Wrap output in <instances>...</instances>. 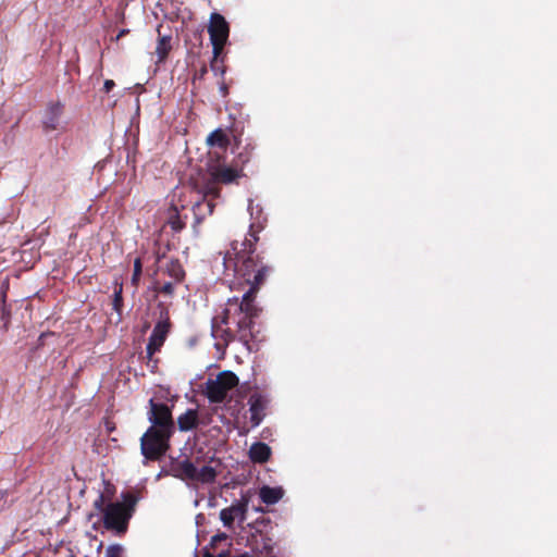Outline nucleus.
<instances>
[{
	"mask_svg": "<svg viewBox=\"0 0 557 557\" xmlns=\"http://www.w3.org/2000/svg\"><path fill=\"white\" fill-rule=\"evenodd\" d=\"M148 420L151 422L150 428H158L174 434L175 422L172 409L166 404L157 403L151 398L149 400Z\"/></svg>",
	"mask_w": 557,
	"mask_h": 557,
	"instance_id": "7",
	"label": "nucleus"
},
{
	"mask_svg": "<svg viewBox=\"0 0 557 557\" xmlns=\"http://www.w3.org/2000/svg\"><path fill=\"white\" fill-rule=\"evenodd\" d=\"M242 175V171L234 168L223 165L214 166L210 171V178L203 186L202 191L205 196H212L213 198H216L220 196V188L218 187V184L227 185L236 183Z\"/></svg>",
	"mask_w": 557,
	"mask_h": 557,
	"instance_id": "5",
	"label": "nucleus"
},
{
	"mask_svg": "<svg viewBox=\"0 0 557 557\" xmlns=\"http://www.w3.org/2000/svg\"><path fill=\"white\" fill-rule=\"evenodd\" d=\"M265 410V400L259 395H252L249 398V421L252 428L258 426L263 418Z\"/></svg>",
	"mask_w": 557,
	"mask_h": 557,
	"instance_id": "11",
	"label": "nucleus"
},
{
	"mask_svg": "<svg viewBox=\"0 0 557 557\" xmlns=\"http://www.w3.org/2000/svg\"><path fill=\"white\" fill-rule=\"evenodd\" d=\"M216 63H218V59L213 58L212 61H211V70L214 71V72L219 71V67H218Z\"/></svg>",
	"mask_w": 557,
	"mask_h": 557,
	"instance_id": "31",
	"label": "nucleus"
},
{
	"mask_svg": "<svg viewBox=\"0 0 557 557\" xmlns=\"http://www.w3.org/2000/svg\"><path fill=\"white\" fill-rule=\"evenodd\" d=\"M164 273L176 282L182 283L185 278V270L178 259H171L165 265Z\"/></svg>",
	"mask_w": 557,
	"mask_h": 557,
	"instance_id": "18",
	"label": "nucleus"
},
{
	"mask_svg": "<svg viewBox=\"0 0 557 557\" xmlns=\"http://www.w3.org/2000/svg\"><path fill=\"white\" fill-rule=\"evenodd\" d=\"M128 33H129V30H128V29H126V28L121 29V30L117 33V35H116V37H115V40H120L122 37L126 36Z\"/></svg>",
	"mask_w": 557,
	"mask_h": 557,
	"instance_id": "29",
	"label": "nucleus"
},
{
	"mask_svg": "<svg viewBox=\"0 0 557 557\" xmlns=\"http://www.w3.org/2000/svg\"><path fill=\"white\" fill-rule=\"evenodd\" d=\"M137 502L138 497L135 494L126 493L123 494V502L106 504V495L100 493L94 502V507L102 515L104 528L122 535L127 531Z\"/></svg>",
	"mask_w": 557,
	"mask_h": 557,
	"instance_id": "2",
	"label": "nucleus"
},
{
	"mask_svg": "<svg viewBox=\"0 0 557 557\" xmlns=\"http://www.w3.org/2000/svg\"><path fill=\"white\" fill-rule=\"evenodd\" d=\"M218 476V470L215 467L209 465H205L200 469L196 467V476L194 482L209 484L213 483Z\"/></svg>",
	"mask_w": 557,
	"mask_h": 557,
	"instance_id": "15",
	"label": "nucleus"
},
{
	"mask_svg": "<svg viewBox=\"0 0 557 557\" xmlns=\"http://www.w3.org/2000/svg\"><path fill=\"white\" fill-rule=\"evenodd\" d=\"M226 541H227V535L225 533H219V534L212 536V539L210 541V545L212 547H216L220 543L226 542Z\"/></svg>",
	"mask_w": 557,
	"mask_h": 557,
	"instance_id": "26",
	"label": "nucleus"
},
{
	"mask_svg": "<svg viewBox=\"0 0 557 557\" xmlns=\"http://www.w3.org/2000/svg\"><path fill=\"white\" fill-rule=\"evenodd\" d=\"M124 301H123V283L115 282L114 283V292L112 299V309L117 313L119 319L117 322L122 320Z\"/></svg>",
	"mask_w": 557,
	"mask_h": 557,
	"instance_id": "20",
	"label": "nucleus"
},
{
	"mask_svg": "<svg viewBox=\"0 0 557 557\" xmlns=\"http://www.w3.org/2000/svg\"><path fill=\"white\" fill-rule=\"evenodd\" d=\"M8 496V492L4 490H0V502Z\"/></svg>",
	"mask_w": 557,
	"mask_h": 557,
	"instance_id": "32",
	"label": "nucleus"
},
{
	"mask_svg": "<svg viewBox=\"0 0 557 557\" xmlns=\"http://www.w3.org/2000/svg\"><path fill=\"white\" fill-rule=\"evenodd\" d=\"M271 447L263 442H256L249 448V458L255 463H264L271 457Z\"/></svg>",
	"mask_w": 557,
	"mask_h": 557,
	"instance_id": "14",
	"label": "nucleus"
},
{
	"mask_svg": "<svg viewBox=\"0 0 557 557\" xmlns=\"http://www.w3.org/2000/svg\"><path fill=\"white\" fill-rule=\"evenodd\" d=\"M171 471L173 475L183 481H193L196 476V466L188 458L172 465Z\"/></svg>",
	"mask_w": 557,
	"mask_h": 557,
	"instance_id": "12",
	"label": "nucleus"
},
{
	"mask_svg": "<svg viewBox=\"0 0 557 557\" xmlns=\"http://www.w3.org/2000/svg\"><path fill=\"white\" fill-rule=\"evenodd\" d=\"M171 49H172L171 37L170 36L159 37V40H158V44L156 47V53L158 55V63L165 61Z\"/></svg>",
	"mask_w": 557,
	"mask_h": 557,
	"instance_id": "21",
	"label": "nucleus"
},
{
	"mask_svg": "<svg viewBox=\"0 0 557 557\" xmlns=\"http://www.w3.org/2000/svg\"><path fill=\"white\" fill-rule=\"evenodd\" d=\"M64 104L62 102L51 101L47 104L41 119L45 133L65 129V125L62 122Z\"/></svg>",
	"mask_w": 557,
	"mask_h": 557,
	"instance_id": "8",
	"label": "nucleus"
},
{
	"mask_svg": "<svg viewBox=\"0 0 557 557\" xmlns=\"http://www.w3.org/2000/svg\"><path fill=\"white\" fill-rule=\"evenodd\" d=\"M171 322L169 317H166L164 320L159 321L153 330L152 333L149 336L148 344L146 347V357L149 361H152V357L156 352H158L161 347L163 346L168 334L170 332Z\"/></svg>",
	"mask_w": 557,
	"mask_h": 557,
	"instance_id": "9",
	"label": "nucleus"
},
{
	"mask_svg": "<svg viewBox=\"0 0 557 557\" xmlns=\"http://www.w3.org/2000/svg\"><path fill=\"white\" fill-rule=\"evenodd\" d=\"M172 435L173 433L149 426L140 438L143 456L150 461L160 460L170 448V438Z\"/></svg>",
	"mask_w": 557,
	"mask_h": 557,
	"instance_id": "3",
	"label": "nucleus"
},
{
	"mask_svg": "<svg viewBox=\"0 0 557 557\" xmlns=\"http://www.w3.org/2000/svg\"><path fill=\"white\" fill-rule=\"evenodd\" d=\"M206 143L209 147L226 149L230 145V139L222 128H216L208 135Z\"/></svg>",
	"mask_w": 557,
	"mask_h": 557,
	"instance_id": "17",
	"label": "nucleus"
},
{
	"mask_svg": "<svg viewBox=\"0 0 557 557\" xmlns=\"http://www.w3.org/2000/svg\"><path fill=\"white\" fill-rule=\"evenodd\" d=\"M200 423L197 409H187L177 418L178 430L182 432L197 429Z\"/></svg>",
	"mask_w": 557,
	"mask_h": 557,
	"instance_id": "13",
	"label": "nucleus"
},
{
	"mask_svg": "<svg viewBox=\"0 0 557 557\" xmlns=\"http://www.w3.org/2000/svg\"><path fill=\"white\" fill-rule=\"evenodd\" d=\"M114 86H115V83L112 79H107L103 84V90L106 92H110Z\"/></svg>",
	"mask_w": 557,
	"mask_h": 557,
	"instance_id": "28",
	"label": "nucleus"
},
{
	"mask_svg": "<svg viewBox=\"0 0 557 557\" xmlns=\"http://www.w3.org/2000/svg\"><path fill=\"white\" fill-rule=\"evenodd\" d=\"M122 554L123 547L120 544L110 545L106 552L107 557H121Z\"/></svg>",
	"mask_w": 557,
	"mask_h": 557,
	"instance_id": "24",
	"label": "nucleus"
},
{
	"mask_svg": "<svg viewBox=\"0 0 557 557\" xmlns=\"http://www.w3.org/2000/svg\"><path fill=\"white\" fill-rule=\"evenodd\" d=\"M246 510V503L233 504L232 506L220 511V519L222 520L224 527L232 528L236 519L240 521L245 520Z\"/></svg>",
	"mask_w": 557,
	"mask_h": 557,
	"instance_id": "10",
	"label": "nucleus"
},
{
	"mask_svg": "<svg viewBox=\"0 0 557 557\" xmlns=\"http://www.w3.org/2000/svg\"><path fill=\"white\" fill-rule=\"evenodd\" d=\"M259 228L250 225V230L243 242L234 240L223 253L224 274L234 276L238 284L249 288L240 298H228L211 320V335L216 341L215 347L224 350L232 342L243 343L249 351L257 349L256 343L259 331H255L256 320L260 317L262 308L257 304L256 296L268 276L273 273V267L263 261L256 253L259 240Z\"/></svg>",
	"mask_w": 557,
	"mask_h": 557,
	"instance_id": "1",
	"label": "nucleus"
},
{
	"mask_svg": "<svg viewBox=\"0 0 557 557\" xmlns=\"http://www.w3.org/2000/svg\"><path fill=\"white\" fill-rule=\"evenodd\" d=\"M208 33L210 35L214 59H218L230 35V26L223 15L216 12L211 14Z\"/></svg>",
	"mask_w": 557,
	"mask_h": 557,
	"instance_id": "6",
	"label": "nucleus"
},
{
	"mask_svg": "<svg viewBox=\"0 0 557 557\" xmlns=\"http://www.w3.org/2000/svg\"><path fill=\"white\" fill-rule=\"evenodd\" d=\"M169 224L174 232H180L185 227V223L181 220L176 209H174V213L170 216Z\"/></svg>",
	"mask_w": 557,
	"mask_h": 557,
	"instance_id": "23",
	"label": "nucleus"
},
{
	"mask_svg": "<svg viewBox=\"0 0 557 557\" xmlns=\"http://www.w3.org/2000/svg\"><path fill=\"white\" fill-rule=\"evenodd\" d=\"M238 385V377L232 371H222L215 380H208L206 383V396L210 403H222L227 393Z\"/></svg>",
	"mask_w": 557,
	"mask_h": 557,
	"instance_id": "4",
	"label": "nucleus"
},
{
	"mask_svg": "<svg viewBox=\"0 0 557 557\" xmlns=\"http://www.w3.org/2000/svg\"><path fill=\"white\" fill-rule=\"evenodd\" d=\"M203 557H223V554L222 553H219L218 556L213 555V554H210V553H206L203 555Z\"/></svg>",
	"mask_w": 557,
	"mask_h": 557,
	"instance_id": "33",
	"label": "nucleus"
},
{
	"mask_svg": "<svg viewBox=\"0 0 557 557\" xmlns=\"http://www.w3.org/2000/svg\"><path fill=\"white\" fill-rule=\"evenodd\" d=\"M281 487L262 486L259 492L260 499L267 505H274L283 497Z\"/></svg>",
	"mask_w": 557,
	"mask_h": 557,
	"instance_id": "16",
	"label": "nucleus"
},
{
	"mask_svg": "<svg viewBox=\"0 0 557 557\" xmlns=\"http://www.w3.org/2000/svg\"><path fill=\"white\" fill-rule=\"evenodd\" d=\"M181 282H176L175 280L169 282H160L159 280L154 281L152 284V290L157 294H161L165 297H173L175 294V289Z\"/></svg>",
	"mask_w": 557,
	"mask_h": 557,
	"instance_id": "19",
	"label": "nucleus"
},
{
	"mask_svg": "<svg viewBox=\"0 0 557 557\" xmlns=\"http://www.w3.org/2000/svg\"><path fill=\"white\" fill-rule=\"evenodd\" d=\"M222 90H223V92H226V87H225V86H223V87H222Z\"/></svg>",
	"mask_w": 557,
	"mask_h": 557,
	"instance_id": "34",
	"label": "nucleus"
},
{
	"mask_svg": "<svg viewBox=\"0 0 557 557\" xmlns=\"http://www.w3.org/2000/svg\"><path fill=\"white\" fill-rule=\"evenodd\" d=\"M141 273H143V262H141V259L140 258H136L134 260V270H133V275H132V278H131V282H132L133 286H135V287L138 286Z\"/></svg>",
	"mask_w": 557,
	"mask_h": 557,
	"instance_id": "22",
	"label": "nucleus"
},
{
	"mask_svg": "<svg viewBox=\"0 0 557 557\" xmlns=\"http://www.w3.org/2000/svg\"><path fill=\"white\" fill-rule=\"evenodd\" d=\"M208 73L207 65L203 63L198 70L195 71L193 75V83L195 84L196 81H201L205 78V76Z\"/></svg>",
	"mask_w": 557,
	"mask_h": 557,
	"instance_id": "25",
	"label": "nucleus"
},
{
	"mask_svg": "<svg viewBox=\"0 0 557 557\" xmlns=\"http://www.w3.org/2000/svg\"><path fill=\"white\" fill-rule=\"evenodd\" d=\"M5 297H7L5 293H3V294L0 296L1 301H2V319H5V320H7V322H5V324H7V323H8V320H9V317H10V311H9V310H7V308H5Z\"/></svg>",
	"mask_w": 557,
	"mask_h": 557,
	"instance_id": "27",
	"label": "nucleus"
},
{
	"mask_svg": "<svg viewBox=\"0 0 557 557\" xmlns=\"http://www.w3.org/2000/svg\"><path fill=\"white\" fill-rule=\"evenodd\" d=\"M53 334H54V333H52V332L41 333V334H40V336H39V338H38V342H39V343H38V345H39V346H42V345H44V338H45L46 336L53 335Z\"/></svg>",
	"mask_w": 557,
	"mask_h": 557,
	"instance_id": "30",
	"label": "nucleus"
}]
</instances>
